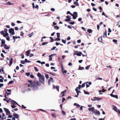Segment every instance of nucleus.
<instances>
[{
  "instance_id": "obj_63",
  "label": "nucleus",
  "mask_w": 120,
  "mask_h": 120,
  "mask_svg": "<svg viewBox=\"0 0 120 120\" xmlns=\"http://www.w3.org/2000/svg\"><path fill=\"white\" fill-rule=\"evenodd\" d=\"M67 14H70L71 15V14H72L71 13V12H70V11H68L67 12Z\"/></svg>"
},
{
  "instance_id": "obj_59",
  "label": "nucleus",
  "mask_w": 120,
  "mask_h": 120,
  "mask_svg": "<svg viewBox=\"0 0 120 120\" xmlns=\"http://www.w3.org/2000/svg\"><path fill=\"white\" fill-rule=\"evenodd\" d=\"M32 4L33 6V8H35V6H34V2Z\"/></svg>"
},
{
  "instance_id": "obj_26",
  "label": "nucleus",
  "mask_w": 120,
  "mask_h": 120,
  "mask_svg": "<svg viewBox=\"0 0 120 120\" xmlns=\"http://www.w3.org/2000/svg\"><path fill=\"white\" fill-rule=\"evenodd\" d=\"M49 38L51 39V42H52L54 41V40L52 37H50Z\"/></svg>"
},
{
  "instance_id": "obj_36",
  "label": "nucleus",
  "mask_w": 120,
  "mask_h": 120,
  "mask_svg": "<svg viewBox=\"0 0 120 120\" xmlns=\"http://www.w3.org/2000/svg\"><path fill=\"white\" fill-rule=\"evenodd\" d=\"M14 82V81L13 80H11L9 82V83L11 84L13 83Z\"/></svg>"
},
{
  "instance_id": "obj_24",
  "label": "nucleus",
  "mask_w": 120,
  "mask_h": 120,
  "mask_svg": "<svg viewBox=\"0 0 120 120\" xmlns=\"http://www.w3.org/2000/svg\"><path fill=\"white\" fill-rule=\"evenodd\" d=\"M26 54H27V56H29L30 54V52L29 50H27L26 52Z\"/></svg>"
},
{
  "instance_id": "obj_51",
  "label": "nucleus",
  "mask_w": 120,
  "mask_h": 120,
  "mask_svg": "<svg viewBox=\"0 0 120 120\" xmlns=\"http://www.w3.org/2000/svg\"><path fill=\"white\" fill-rule=\"evenodd\" d=\"M30 73L29 72L27 73L26 74V75L28 76L30 75Z\"/></svg>"
},
{
  "instance_id": "obj_12",
  "label": "nucleus",
  "mask_w": 120,
  "mask_h": 120,
  "mask_svg": "<svg viewBox=\"0 0 120 120\" xmlns=\"http://www.w3.org/2000/svg\"><path fill=\"white\" fill-rule=\"evenodd\" d=\"M93 113L95 114L96 115H99L100 114V112L99 111H94V112Z\"/></svg>"
},
{
  "instance_id": "obj_13",
  "label": "nucleus",
  "mask_w": 120,
  "mask_h": 120,
  "mask_svg": "<svg viewBox=\"0 0 120 120\" xmlns=\"http://www.w3.org/2000/svg\"><path fill=\"white\" fill-rule=\"evenodd\" d=\"M102 36H101L100 38L99 37L98 38V40L99 41L102 42Z\"/></svg>"
},
{
  "instance_id": "obj_27",
  "label": "nucleus",
  "mask_w": 120,
  "mask_h": 120,
  "mask_svg": "<svg viewBox=\"0 0 120 120\" xmlns=\"http://www.w3.org/2000/svg\"><path fill=\"white\" fill-rule=\"evenodd\" d=\"M59 86H57L56 87V90H58V91H59Z\"/></svg>"
},
{
  "instance_id": "obj_34",
  "label": "nucleus",
  "mask_w": 120,
  "mask_h": 120,
  "mask_svg": "<svg viewBox=\"0 0 120 120\" xmlns=\"http://www.w3.org/2000/svg\"><path fill=\"white\" fill-rule=\"evenodd\" d=\"M84 69V68L83 67H79V70H82Z\"/></svg>"
},
{
  "instance_id": "obj_15",
  "label": "nucleus",
  "mask_w": 120,
  "mask_h": 120,
  "mask_svg": "<svg viewBox=\"0 0 120 120\" xmlns=\"http://www.w3.org/2000/svg\"><path fill=\"white\" fill-rule=\"evenodd\" d=\"M94 98L95 99V100H97L98 101H99L100 100H101L102 99L101 98H99L98 97H94Z\"/></svg>"
},
{
  "instance_id": "obj_47",
  "label": "nucleus",
  "mask_w": 120,
  "mask_h": 120,
  "mask_svg": "<svg viewBox=\"0 0 120 120\" xmlns=\"http://www.w3.org/2000/svg\"><path fill=\"white\" fill-rule=\"evenodd\" d=\"M28 82L30 83H33V82L31 80H28Z\"/></svg>"
},
{
  "instance_id": "obj_10",
  "label": "nucleus",
  "mask_w": 120,
  "mask_h": 120,
  "mask_svg": "<svg viewBox=\"0 0 120 120\" xmlns=\"http://www.w3.org/2000/svg\"><path fill=\"white\" fill-rule=\"evenodd\" d=\"M13 59L12 58H11L10 60L9 61L10 63L9 64V66H10L12 64L13 62Z\"/></svg>"
},
{
  "instance_id": "obj_30",
  "label": "nucleus",
  "mask_w": 120,
  "mask_h": 120,
  "mask_svg": "<svg viewBox=\"0 0 120 120\" xmlns=\"http://www.w3.org/2000/svg\"><path fill=\"white\" fill-rule=\"evenodd\" d=\"M13 105H11V107H12V108H14L16 107V106L14 105H15L14 103H13Z\"/></svg>"
},
{
  "instance_id": "obj_20",
  "label": "nucleus",
  "mask_w": 120,
  "mask_h": 120,
  "mask_svg": "<svg viewBox=\"0 0 120 120\" xmlns=\"http://www.w3.org/2000/svg\"><path fill=\"white\" fill-rule=\"evenodd\" d=\"M18 38H20V36H13V39H15V38L17 39Z\"/></svg>"
},
{
  "instance_id": "obj_55",
  "label": "nucleus",
  "mask_w": 120,
  "mask_h": 120,
  "mask_svg": "<svg viewBox=\"0 0 120 120\" xmlns=\"http://www.w3.org/2000/svg\"><path fill=\"white\" fill-rule=\"evenodd\" d=\"M4 79V78H3L2 79H0V82H3V80Z\"/></svg>"
},
{
  "instance_id": "obj_32",
  "label": "nucleus",
  "mask_w": 120,
  "mask_h": 120,
  "mask_svg": "<svg viewBox=\"0 0 120 120\" xmlns=\"http://www.w3.org/2000/svg\"><path fill=\"white\" fill-rule=\"evenodd\" d=\"M7 4H8L9 5H10L12 4H11L10 1H8L6 3Z\"/></svg>"
},
{
  "instance_id": "obj_22",
  "label": "nucleus",
  "mask_w": 120,
  "mask_h": 120,
  "mask_svg": "<svg viewBox=\"0 0 120 120\" xmlns=\"http://www.w3.org/2000/svg\"><path fill=\"white\" fill-rule=\"evenodd\" d=\"M107 32L106 31H105V33H104V35H103V37L104 38H105L106 37H107Z\"/></svg>"
},
{
  "instance_id": "obj_9",
  "label": "nucleus",
  "mask_w": 120,
  "mask_h": 120,
  "mask_svg": "<svg viewBox=\"0 0 120 120\" xmlns=\"http://www.w3.org/2000/svg\"><path fill=\"white\" fill-rule=\"evenodd\" d=\"M4 48L6 49H9L10 48V47L8 46L6 44H5L4 45Z\"/></svg>"
},
{
  "instance_id": "obj_35",
  "label": "nucleus",
  "mask_w": 120,
  "mask_h": 120,
  "mask_svg": "<svg viewBox=\"0 0 120 120\" xmlns=\"http://www.w3.org/2000/svg\"><path fill=\"white\" fill-rule=\"evenodd\" d=\"M61 70L62 72H63V71L64 70V68H63V65L62 64H61Z\"/></svg>"
},
{
  "instance_id": "obj_11",
  "label": "nucleus",
  "mask_w": 120,
  "mask_h": 120,
  "mask_svg": "<svg viewBox=\"0 0 120 120\" xmlns=\"http://www.w3.org/2000/svg\"><path fill=\"white\" fill-rule=\"evenodd\" d=\"M13 115L14 116V117H15L16 119H18L19 117L18 115L16 113H13Z\"/></svg>"
},
{
  "instance_id": "obj_40",
  "label": "nucleus",
  "mask_w": 120,
  "mask_h": 120,
  "mask_svg": "<svg viewBox=\"0 0 120 120\" xmlns=\"http://www.w3.org/2000/svg\"><path fill=\"white\" fill-rule=\"evenodd\" d=\"M57 34V37L58 38L60 37V33H57L56 34Z\"/></svg>"
},
{
  "instance_id": "obj_62",
  "label": "nucleus",
  "mask_w": 120,
  "mask_h": 120,
  "mask_svg": "<svg viewBox=\"0 0 120 120\" xmlns=\"http://www.w3.org/2000/svg\"><path fill=\"white\" fill-rule=\"evenodd\" d=\"M4 31L5 33H7L8 31V29L6 28L4 30Z\"/></svg>"
},
{
  "instance_id": "obj_56",
  "label": "nucleus",
  "mask_w": 120,
  "mask_h": 120,
  "mask_svg": "<svg viewBox=\"0 0 120 120\" xmlns=\"http://www.w3.org/2000/svg\"><path fill=\"white\" fill-rule=\"evenodd\" d=\"M75 23V22H71L70 23V24L71 25H73Z\"/></svg>"
},
{
  "instance_id": "obj_29",
  "label": "nucleus",
  "mask_w": 120,
  "mask_h": 120,
  "mask_svg": "<svg viewBox=\"0 0 120 120\" xmlns=\"http://www.w3.org/2000/svg\"><path fill=\"white\" fill-rule=\"evenodd\" d=\"M83 91L84 92V93L85 94H89V93L88 92H87L86 91L84 90H83Z\"/></svg>"
},
{
  "instance_id": "obj_14",
  "label": "nucleus",
  "mask_w": 120,
  "mask_h": 120,
  "mask_svg": "<svg viewBox=\"0 0 120 120\" xmlns=\"http://www.w3.org/2000/svg\"><path fill=\"white\" fill-rule=\"evenodd\" d=\"M78 53H77L76 54V55L78 56H81V54H82V52H79V53H78V52H77Z\"/></svg>"
},
{
  "instance_id": "obj_42",
  "label": "nucleus",
  "mask_w": 120,
  "mask_h": 120,
  "mask_svg": "<svg viewBox=\"0 0 120 120\" xmlns=\"http://www.w3.org/2000/svg\"><path fill=\"white\" fill-rule=\"evenodd\" d=\"M21 63L23 64H25V62L23 60H22L21 61Z\"/></svg>"
},
{
  "instance_id": "obj_1",
  "label": "nucleus",
  "mask_w": 120,
  "mask_h": 120,
  "mask_svg": "<svg viewBox=\"0 0 120 120\" xmlns=\"http://www.w3.org/2000/svg\"><path fill=\"white\" fill-rule=\"evenodd\" d=\"M33 88L34 90L38 89V86L41 85L40 82L38 81L37 82L34 81L33 83Z\"/></svg>"
},
{
  "instance_id": "obj_16",
  "label": "nucleus",
  "mask_w": 120,
  "mask_h": 120,
  "mask_svg": "<svg viewBox=\"0 0 120 120\" xmlns=\"http://www.w3.org/2000/svg\"><path fill=\"white\" fill-rule=\"evenodd\" d=\"M37 76L38 77H39V78H40L42 76H43V75H41V73L38 72L37 74Z\"/></svg>"
},
{
  "instance_id": "obj_43",
  "label": "nucleus",
  "mask_w": 120,
  "mask_h": 120,
  "mask_svg": "<svg viewBox=\"0 0 120 120\" xmlns=\"http://www.w3.org/2000/svg\"><path fill=\"white\" fill-rule=\"evenodd\" d=\"M62 42L64 43V44H65L66 43V41L63 39H62Z\"/></svg>"
},
{
  "instance_id": "obj_46",
  "label": "nucleus",
  "mask_w": 120,
  "mask_h": 120,
  "mask_svg": "<svg viewBox=\"0 0 120 120\" xmlns=\"http://www.w3.org/2000/svg\"><path fill=\"white\" fill-rule=\"evenodd\" d=\"M67 90H65L61 92V93L63 94H64L66 92Z\"/></svg>"
},
{
  "instance_id": "obj_45",
  "label": "nucleus",
  "mask_w": 120,
  "mask_h": 120,
  "mask_svg": "<svg viewBox=\"0 0 120 120\" xmlns=\"http://www.w3.org/2000/svg\"><path fill=\"white\" fill-rule=\"evenodd\" d=\"M90 67V66H88L87 67H86L85 68L86 69L88 70V69Z\"/></svg>"
},
{
  "instance_id": "obj_4",
  "label": "nucleus",
  "mask_w": 120,
  "mask_h": 120,
  "mask_svg": "<svg viewBox=\"0 0 120 120\" xmlns=\"http://www.w3.org/2000/svg\"><path fill=\"white\" fill-rule=\"evenodd\" d=\"M4 110L7 113L6 114V115H8V114H9L10 113V112L9 111L8 109L6 108H4Z\"/></svg>"
},
{
  "instance_id": "obj_5",
  "label": "nucleus",
  "mask_w": 120,
  "mask_h": 120,
  "mask_svg": "<svg viewBox=\"0 0 120 120\" xmlns=\"http://www.w3.org/2000/svg\"><path fill=\"white\" fill-rule=\"evenodd\" d=\"M56 54H52L49 56V60H52V56H56Z\"/></svg>"
},
{
  "instance_id": "obj_64",
  "label": "nucleus",
  "mask_w": 120,
  "mask_h": 120,
  "mask_svg": "<svg viewBox=\"0 0 120 120\" xmlns=\"http://www.w3.org/2000/svg\"><path fill=\"white\" fill-rule=\"evenodd\" d=\"M4 31H2L1 32V34L2 35H4Z\"/></svg>"
},
{
  "instance_id": "obj_49",
  "label": "nucleus",
  "mask_w": 120,
  "mask_h": 120,
  "mask_svg": "<svg viewBox=\"0 0 120 120\" xmlns=\"http://www.w3.org/2000/svg\"><path fill=\"white\" fill-rule=\"evenodd\" d=\"M12 102H14L16 104H17V105H19L18 104V103L16 102L15 101H14V100H12Z\"/></svg>"
},
{
  "instance_id": "obj_33",
  "label": "nucleus",
  "mask_w": 120,
  "mask_h": 120,
  "mask_svg": "<svg viewBox=\"0 0 120 120\" xmlns=\"http://www.w3.org/2000/svg\"><path fill=\"white\" fill-rule=\"evenodd\" d=\"M60 38H58L55 39V41H60Z\"/></svg>"
},
{
  "instance_id": "obj_53",
  "label": "nucleus",
  "mask_w": 120,
  "mask_h": 120,
  "mask_svg": "<svg viewBox=\"0 0 120 120\" xmlns=\"http://www.w3.org/2000/svg\"><path fill=\"white\" fill-rule=\"evenodd\" d=\"M73 14L75 16H77V13L76 12H73Z\"/></svg>"
},
{
  "instance_id": "obj_6",
  "label": "nucleus",
  "mask_w": 120,
  "mask_h": 120,
  "mask_svg": "<svg viewBox=\"0 0 120 120\" xmlns=\"http://www.w3.org/2000/svg\"><path fill=\"white\" fill-rule=\"evenodd\" d=\"M51 81L53 82V78L52 77H51L50 78V79H49L48 81V83L49 85L50 84V82Z\"/></svg>"
},
{
  "instance_id": "obj_8",
  "label": "nucleus",
  "mask_w": 120,
  "mask_h": 120,
  "mask_svg": "<svg viewBox=\"0 0 120 120\" xmlns=\"http://www.w3.org/2000/svg\"><path fill=\"white\" fill-rule=\"evenodd\" d=\"M110 95L112 97H113L116 98H118V96L116 95H114L112 94H110Z\"/></svg>"
},
{
  "instance_id": "obj_19",
  "label": "nucleus",
  "mask_w": 120,
  "mask_h": 120,
  "mask_svg": "<svg viewBox=\"0 0 120 120\" xmlns=\"http://www.w3.org/2000/svg\"><path fill=\"white\" fill-rule=\"evenodd\" d=\"M87 31L89 33H91L92 32V30L90 29H88L87 30Z\"/></svg>"
},
{
  "instance_id": "obj_3",
  "label": "nucleus",
  "mask_w": 120,
  "mask_h": 120,
  "mask_svg": "<svg viewBox=\"0 0 120 120\" xmlns=\"http://www.w3.org/2000/svg\"><path fill=\"white\" fill-rule=\"evenodd\" d=\"M9 31L10 34H11L12 35H13L15 34V33L14 32V29L13 28H11L9 30Z\"/></svg>"
},
{
  "instance_id": "obj_41",
  "label": "nucleus",
  "mask_w": 120,
  "mask_h": 120,
  "mask_svg": "<svg viewBox=\"0 0 120 120\" xmlns=\"http://www.w3.org/2000/svg\"><path fill=\"white\" fill-rule=\"evenodd\" d=\"M33 33H31L29 35V37H30L33 35Z\"/></svg>"
},
{
  "instance_id": "obj_37",
  "label": "nucleus",
  "mask_w": 120,
  "mask_h": 120,
  "mask_svg": "<svg viewBox=\"0 0 120 120\" xmlns=\"http://www.w3.org/2000/svg\"><path fill=\"white\" fill-rule=\"evenodd\" d=\"M24 61L25 62V63H26L27 62L28 63H29V62H30V61H28L27 60V59H25Z\"/></svg>"
},
{
  "instance_id": "obj_17",
  "label": "nucleus",
  "mask_w": 120,
  "mask_h": 120,
  "mask_svg": "<svg viewBox=\"0 0 120 120\" xmlns=\"http://www.w3.org/2000/svg\"><path fill=\"white\" fill-rule=\"evenodd\" d=\"M71 15L73 17V19H76L78 16V15H77V16H75L73 14H71Z\"/></svg>"
},
{
  "instance_id": "obj_57",
  "label": "nucleus",
  "mask_w": 120,
  "mask_h": 120,
  "mask_svg": "<svg viewBox=\"0 0 120 120\" xmlns=\"http://www.w3.org/2000/svg\"><path fill=\"white\" fill-rule=\"evenodd\" d=\"M56 47H53L51 49V50H54L56 48Z\"/></svg>"
},
{
  "instance_id": "obj_48",
  "label": "nucleus",
  "mask_w": 120,
  "mask_h": 120,
  "mask_svg": "<svg viewBox=\"0 0 120 120\" xmlns=\"http://www.w3.org/2000/svg\"><path fill=\"white\" fill-rule=\"evenodd\" d=\"M34 68V69L35 70L37 71H38L39 70H38L37 69V67H35Z\"/></svg>"
},
{
  "instance_id": "obj_7",
  "label": "nucleus",
  "mask_w": 120,
  "mask_h": 120,
  "mask_svg": "<svg viewBox=\"0 0 120 120\" xmlns=\"http://www.w3.org/2000/svg\"><path fill=\"white\" fill-rule=\"evenodd\" d=\"M95 109L94 107H92L88 109V110L89 111H92L93 113L94 112V110Z\"/></svg>"
},
{
  "instance_id": "obj_18",
  "label": "nucleus",
  "mask_w": 120,
  "mask_h": 120,
  "mask_svg": "<svg viewBox=\"0 0 120 120\" xmlns=\"http://www.w3.org/2000/svg\"><path fill=\"white\" fill-rule=\"evenodd\" d=\"M28 87H33V83L28 84Z\"/></svg>"
},
{
  "instance_id": "obj_2",
  "label": "nucleus",
  "mask_w": 120,
  "mask_h": 120,
  "mask_svg": "<svg viewBox=\"0 0 120 120\" xmlns=\"http://www.w3.org/2000/svg\"><path fill=\"white\" fill-rule=\"evenodd\" d=\"M39 80L40 82H41L42 83L44 84L45 80L44 77V75H43L42 76L39 78Z\"/></svg>"
},
{
  "instance_id": "obj_38",
  "label": "nucleus",
  "mask_w": 120,
  "mask_h": 120,
  "mask_svg": "<svg viewBox=\"0 0 120 120\" xmlns=\"http://www.w3.org/2000/svg\"><path fill=\"white\" fill-rule=\"evenodd\" d=\"M47 73L50 74H51V75H52L53 76H55L56 75L55 74H53L51 72H47Z\"/></svg>"
},
{
  "instance_id": "obj_28",
  "label": "nucleus",
  "mask_w": 120,
  "mask_h": 120,
  "mask_svg": "<svg viewBox=\"0 0 120 120\" xmlns=\"http://www.w3.org/2000/svg\"><path fill=\"white\" fill-rule=\"evenodd\" d=\"M54 28L56 30H58L59 29V27L57 26H54Z\"/></svg>"
},
{
  "instance_id": "obj_50",
  "label": "nucleus",
  "mask_w": 120,
  "mask_h": 120,
  "mask_svg": "<svg viewBox=\"0 0 120 120\" xmlns=\"http://www.w3.org/2000/svg\"><path fill=\"white\" fill-rule=\"evenodd\" d=\"M85 83H83L82 84V87H84L85 86Z\"/></svg>"
},
{
  "instance_id": "obj_25",
  "label": "nucleus",
  "mask_w": 120,
  "mask_h": 120,
  "mask_svg": "<svg viewBox=\"0 0 120 120\" xmlns=\"http://www.w3.org/2000/svg\"><path fill=\"white\" fill-rule=\"evenodd\" d=\"M8 34L7 33H5L4 35L3 36L4 37H6L7 36H8Z\"/></svg>"
},
{
  "instance_id": "obj_60",
  "label": "nucleus",
  "mask_w": 120,
  "mask_h": 120,
  "mask_svg": "<svg viewBox=\"0 0 120 120\" xmlns=\"http://www.w3.org/2000/svg\"><path fill=\"white\" fill-rule=\"evenodd\" d=\"M113 42L115 43H116L117 42V41L115 39H113Z\"/></svg>"
},
{
  "instance_id": "obj_52",
  "label": "nucleus",
  "mask_w": 120,
  "mask_h": 120,
  "mask_svg": "<svg viewBox=\"0 0 120 120\" xmlns=\"http://www.w3.org/2000/svg\"><path fill=\"white\" fill-rule=\"evenodd\" d=\"M24 34L22 31H21L20 32V36H23Z\"/></svg>"
},
{
  "instance_id": "obj_54",
  "label": "nucleus",
  "mask_w": 120,
  "mask_h": 120,
  "mask_svg": "<svg viewBox=\"0 0 120 120\" xmlns=\"http://www.w3.org/2000/svg\"><path fill=\"white\" fill-rule=\"evenodd\" d=\"M75 90L76 91V93H77V92L78 93H81L80 91L79 90H77V89H75Z\"/></svg>"
},
{
  "instance_id": "obj_58",
  "label": "nucleus",
  "mask_w": 120,
  "mask_h": 120,
  "mask_svg": "<svg viewBox=\"0 0 120 120\" xmlns=\"http://www.w3.org/2000/svg\"><path fill=\"white\" fill-rule=\"evenodd\" d=\"M62 113L64 115H65L66 114V113L63 111H62Z\"/></svg>"
},
{
  "instance_id": "obj_21",
  "label": "nucleus",
  "mask_w": 120,
  "mask_h": 120,
  "mask_svg": "<svg viewBox=\"0 0 120 120\" xmlns=\"http://www.w3.org/2000/svg\"><path fill=\"white\" fill-rule=\"evenodd\" d=\"M74 4L76 5V6H78L79 5V4L78 3L77 1H75L74 2Z\"/></svg>"
},
{
  "instance_id": "obj_61",
  "label": "nucleus",
  "mask_w": 120,
  "mask_h": 120,
  "mask_svg": "<svg viewBox=\"0 0 120 120\" xmlns=\"http://www.w3.org/2000/svg\"><path fill=\"white\" fill-rule=\"evenodd\" d=\"M65 99L64 98H63L62 99V102H64L65 100Z\"/></svg>"
},
{
  "instance_id": "obj_39",
  "label": "nucleus",
  "mask_w": 120,
  "mask_h": 120,
  "mask_svg": "<svg viewBox=\"0 0 120 120\" xmlns=\"http://www.w3.org/2000/svg\"><path fill=\"white\" fill-rule=\"evenodd\" d=\"M30 77L31 78L33 79H34V76L32 74H31L30 75Z\"/></svg>"
},
{
  "instance_id": "obj_44",
  "label": "nucleus",
  "mask_w": 120,
  "mask_h": 120,
  "mask_svg": "<svg viewBox=\"0 0 120 120\" xmlns=\"http://www.w3.org/2000/svg\"><path fill=\"white\" fill-rule=\"evenodd\" d=\"M48 43V42H43L42 44V45H44L46 44H47Z\"/></svg>"
},
{
  "instance_id": "obj_31",
  "label": "nucleus",
  "mask_w": 120,
  "mask_h": 120,
  "mask_svg": "<svg viewBox=\"0 0 120 120\" xmlns=\"http://www.w3.org/2000/svg\"><path fill=\"white\" fill-rule=\"evenodd\" d=\"M45 76L46 79H47L49 78V75L48 74H45Z\"/></svg>"
},
{
  "instance_id": "obj_23",
  "label": "nucleus",
  "mask_w": 120,
  "mask_h": 120,
  "mask_svg": "<svg viewBox=\"0 0 120 120\" xmlns=\"http://www.w3.org/2000/svg\"><path fill=\"white\" fill-rule=\"evenodd\" d=\"M5 41L4 39H2L1 40V44L2 45L5 44Z\"/></svg>"
}]
</instances>
